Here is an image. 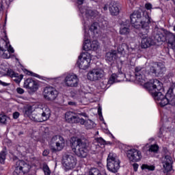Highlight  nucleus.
<instances>
[{"mask_svg":"<svg viewBox=\"0 0 175 175\" xmlns=\"http://www.w3.org/2000/svg\"><path fill=\"white\" fill-rule=\"evenodd\" d=\"M83 2H84V0H77V3L79 5H83Z\"/></svg>","mask_w":175,"mask_h":175,"instance_id":"46","label":"nucleus"},{"mask_svg":"<svg viewBox=\"0 0 175 175\" xmlns=\"http://www.w3.org/2000/svg\"><path fill=\"white\" fill-rule=\"evenodd\" d=\"M49 144L52 152H58L65 148V139L59 135H54L49 140Z\"/></svg>","mask_w":175,"mask_h":175,"instance_id":"5","label":"nucleus"},{"mask_svg":"<svg viewBox=\"0 0 175 175\" xmlns=\"http://www.w3.org/2000/svg\"><path fill=\"white\" fill-rule=\"evenodd\" d=\"M159 149V147L157 144L151 145L148 149V151L150 152H157L158 150Z\"/></svg>","mask_w":175,"mask_h":175,"instance_id":"34","label":"nucleus"},{"mask_svg":"<svg viewBox=\"0 0 175 175\" xmlns=\"http://www.w3.org/2000/svg\"><path fill=\"white\" fill-rule=\"evenodd\" d=\"M43 96L46 100H55L58 97V92L53 87H46L43 91Z\"/></svg>","mask_w":175,"mask_h":175,"instance_id":"15","label":"nucleus"},{"mask_svg":"<svg viewBox=\"0 0 175 175\" xmlns=\"http://www.w3.org/2000/svg\"><path fill=\"white\" fill-rule=\"evenodd\" d=\"M120 159L113 152H109L107 158V167L109 172L117 173L120 169Z\"/></svg>","mask_w":175,"mask_h":175,"instance_id":"9","label":"nucleus"},{"mask_svg":"<svg viewBox=\"0 0 175 175\" xmlns=\"http://www.w3.org/2000/svg\"><path fill=\"white\" fill-rule=\"evenodd\" d=\"M159 137H162V133L159 134Z\"/></svg>","mask_w":175,"mask_h":175,"instance_id":"53","label":"nucleus"},{"mask_svg":"<svg viewBox=\"0 0 175 175\" xmlns=\"http://www.w3.org/2000/svg\"><path fill=\"white\" fill-rule=\"evenodd\" d=\"M14 53V49L10 45L9 40L6 38L0 40V56L4 59H9L10 54Z\"/></svg>","mask_w":175,"mask_h":175,"instance_id":"8","label":"nucleus"},{"mask_svg":"<svg viewBox=\"0 0 175 175\" xmlns=\"http://www.w3.org/2000/svg\"><path fill=\"white\" fill-rule=\"evenodd\" d=\"M110 85H111L109 83V79H105L100 83V87L102 90H107Z\"/></svg>","mask_w":175,"mask_h":175,"instance_id":"29","label":"nucleus"},{"mask_svg":"<svg viewBox=\"0 0 175 175\" xmlns=\"http://www.w3.org/2000/svg\"><path fill=\"white\" fill-rule=\"evenodd\" d=\"M91 59H98L97 56H92L88 52H83L79 56V59L77 62V66L79 69L85 70L90 68L91 64Z\"/></svg>","mask_w":175,"mask_h":175,"instance_id":"7","label":"nucleus"},{"mask_svg":"<svg viewBox=\"0 0 175 175\" xmlns=\"http://www.w3.org/2000/svg\"><path fill=\"white\" fill-rule=\"evenodd\" d=\"M103 10H107V5H105V6L103 8Z\"/></svg>","mask_w":175,"mask_h":175,"instance_id":"51","label":"nucleus"},{"mask_svg":"<svg viewBox=\"0 0 175 175\" xmlns=\"http://www.w3.org/2000/svg\"><path fill=\"white\" fill-rule=\"evenodd\" d=\"M33 112V107L31 106H27L24 109V114L25 117H29L30 118L31 116H32V113Z\"/></svg>","mask_w":175,"mask_h":175,"instance_id":"28","label":"nucleus"},{"mask_svg":"<svg viewBox=\"0 0 175 175\" xmlns=\"http://www.w3.org/2000/svg\"><path fill=\"white\" fill-rule=\"evenodd\" d=\"M146 68H142L141 66L135 67V80L139 83V84L143 85L146 90L151 94L153 96L154 100H156L158 105H160L161 107H163L167 105H171V106H174L175 99L174 96L170 93H167L163 95L161 91L162 90L163 85L161 82L158 79H152L148 82H146L147 79H146Z\"/></svg>","mask_w":175,"mask_h":175,"instance_id":"1","label":"nucleus"},{"mask_svg":"<svg viewBox=\"0 0 175 175\" xmlns=\"http://www.w3.org/2000/svg\"><path fill=\"white\" fill-rule=\"evenodd\" d=\"M145 8L147 10H151V9H152V5L150 3H147L145 4Z\"/></svg>","mask_w":175,"mask_h":175,"instance_id":"40","label":"nucleus"},{"mask_svg":"<svg viewBox=\"0 0 175 175\" xmlns=\"http://www.w3.org/2000/svg\"><path fill=\"white\" fill-rule=\"evenodd\" d=\"M26 75H28L29 76H33V77H38L39 78V75L38 74L33 73L31 71L26 70Z\"/></svg>","mask_w":175,"mask_h":175,"instance_id":"38","label":"nucleus"},{"mask_svg":"<svg viewBox=\"0 0 175 175\" xmlns=\"http://www.w3.org/2000/svg\"><path fill=\"white\" fill-rule=\"evenodd\" d=\"M79 116H83V117H87V114L85 113H79Z\"/></svg>","mask_w":175,"mask_h":175,"instance_id":"48","label":"nucleus"},{"mask_svg":"<svg viewBox=\"0 0 175 175\" xmlns=\"http://www.w3.org/2000/svg\"><path fill=\"white\" fill-rule=\"evenodd\" d=\"M39 87H40L39 81L32 79H27L24 82V88L29 90L31 92H36V91L39 90Z\"/></svg>","mask_w":175,"mask_h":175,"instance_id":"18","label":"nucleus"},{"mask_svg":"<svg viewBox=\"0 0 175 175\" xmlns=\"http://www.w3.org/2000/svg\"><path fill=\"white\" fill-rule=\"evenodd\" d=\"M66 87H77L79 85V78L75 74H68L64 80Z\"/></svg>","mask_w":175,"mask_h":175,"instance_id":"16","label":"nucleus"},{"mask_svg":"<svg viewBox=\"0 0 175 175\" xmlns=\"http://www.w3.org/2000/svg\"><path fill=\"white\" fill-rule=\"evenodd\" d=\"M117 59V51H111L107 53L105 59L107 62H113L114 59Z\"/></svg>","mask_w":175,"mask_h":175,"instance_id":"23","label":"nucleus"},{"mask_svg":"<svg viewBox=\"0 0 175 175\" xmlns=\"http://www.w3.org/2000/svg\"><path fill=\"white\" fill-rule=\"evenodd\" d=\"M168 46L173 50L175 49V36L173 33L169 35Z\"/></svg>","mask_w":175,"mask_h":175,"instance_id":"27","label":"nucleus"},{"mask_svg":"<svg viewBox=\"0 0 175 175\" xmlns=\"http://www.w3.org/2000/svg\"><path fill=\"white\" fill-rule=\"evenodd\" d=\"M68 105H70V106H76V103L70 101L68 102Z\"/></svg>","mask_w":175,"mask_h":175,"instance_id":"45","label":"nucleus"},{"mask_svg":"<svg viewBox=\"0 0 175 175\" xmlns=\"http://www.w3.org/2000/svg\"><path fill=\"white\" fill-rule=\"evenodd\" d=\"M130 18L132 27L136 29L142 28V33L140 36V46L142 49H148V47L153 46L154 40L147 35L148 29H150V23H151V17H150V15L142 16V14L138 11H135L130 16Z\"/></svg>","mask_w":175,"mask_h":175,"instance_id":"2","label":"nucleus"},{"mask_svg":"<svg viewBox=\"0 0 175 175\" xmlns=\"http://www.w3.org/2000/svg\"><path fill=\"white\" fill-rule=\"evenodd\" d=\"M6 76H10V77H18V74L14 72L12 69H9L7 71Z\"/></svg>","mask_w":175,"mask_h":175,"instance_id":"32","label":"nucleus"},{"mask_svg":"<svg viewBox=\"0 0 175 175\" xmlns=\"http://www.w3.org/2000/svg\"><path fill=\"white\" fill-rule=\"evenodd\" d=\"M80 120H82V121H83V123L81 124V125H85L87 129H92V128L95 126V123L91 120H88L86 121L84 120V119L83 118H81Z\"/></svg>","mask_w":175,"mask_h":175,"instance_id":"25","label":"nucleus"},{"mask_svg":"<svg viewBox=\"0 0 175 175\" xmlns=\"http://www.w3.org/2000/svg\"><path fill=\"white\" fill-rule=\"evenodd\" d=\"M129 32H131V29H129V21H126L122 22L120 24L119 33L120 35H129Z\"/></svg>","mask_w":175,"mask_h":175,"instance_id":"20","label":"nucleus"},{"mask_svg":"<svg viewBox=\"0 0 175 175\" xmlns=\"http://www.w3.org/2000/svg\"><path fill=\"white\" fill-rule=\"evenodd\" d=\"M3 10V8L2 7V4H0V12H2Z\"/></svg>","mask_w":175,"mask_h":175,"instance_id":"50","label":"nucleus"},{"mask_svg":"<svg viewBox=\"0 0 175 175\" xmlns=\"http://www.w3.org/2000/svg\"><path fill=\"white\" fill-rule=\"evenodd\" d=\"M162 132V128L160 129V133Z\"/></svg>","mask_w":175,"mask_h":175,"instance_id":"54","label":"nucleus"},{"mask_svg":"<svg viewBox=\"0 0 175 175\" xmlns=\"http://www.w3.org/2000/svg\"><path fill=\"white\" fill-rule=\"evenodd\" d=\"M129 3H131V5H130L131 8H132V5H133V2H135V0H129Z\"/></svg>","mask_w":175,"mask_h":175,"instance_id":"47","label":"nucleus"},{"mask_svg":"<svg viewBox=\"0 0 175 175\" xmlns=\"http://www.w3.org/2000/svg\"><path fill=\"white\" fill-rule=\"evenodd\" d=\"M148 144H146V147H148Z\"/></svg>","mask_w":175,"mask_h":175,"instance_id":"55","label":"nucleus"},{"mask_svg":"<svg viewBox=\"0 0 175 175\" xmlns=\"http://www.w3.org/2000/svg\"><path fill=\"white\" fill-rule=\"evenodd\" d=\"M38 111L39 113H32L30 116V120L34 121L35 122H43L44 121H47L51 116V111L50 108L47 107H44L42 109H38Z\"/></svg>","mask_w":175,"mask_h":175,"instance_id":"6","label":"nucleus"},{"mask_svg":"<svg viewBox=\"0 0 175 175\" xmlns=\"http://www.w3.org/2000/svg\"><path fill=\"white\" fill-rule=\"evenodd\" d=\"M91 38L84 37L83 49L85 51H98L100 49V44L96 40L91 41L90 40Z\"/></svg>","mask_w":175,"mask_h":175,"instance_id":"11","label":"nucleus"},{"mask_svg":"<svg viewBox=\"0 0 175 175\" xmlns=\"http://www.w3.org/2000/svg\"><path fill=\"white\" fill-rule=\"evenodd\" d=\"M80 13L82 14L83 18V24L84 27V38H96L100 35V26L99 23L94 22L90 25L89 20L92 17L98 16V11L92 10L89 7H79Z\"/></svg>","mask_w":175,"mask_h":175,"instance_id":"3","label":"nucleus"},{"mask_svg":"<svg viewBox=\"0 0 175 175\" xmlns=\"http://www.w3.org/2000/svg\"><path fill=\"white\" fill-rule=\"evenodd\" d=\"M106 76L105 71L100 68H94L90 70L87 75L88 79L90 81H98Z\"/></svg>","mask_w":175,"mask_h":175,"instance_id":"13","label":"nucleus"},{"mask_svg":"<svg viewBox=\"0 0 175 175\" xmlns=\"http://www.w3.org/2000/svg\"><path fill=\"white\" fill-rule=\"evenodd\" d=\"M126 155L131 162H139L142 158V152L135 148L128 150Z\"/></svg>","mask_w":175,"mask_h":175,"instance_id":"17","label":"nucleus"},{"mask_svg":"<svg viewBox=\"0 0 175 175\" xmlns=\"http://www.w3.org/2000/svg\"><path fill=\"white\" fill-rule=\"evenodd\" d=\"M155 39H157V42H165V36H163V34L162 33L157 34Z\"/></svg>","mask_w":175,"mask_h":175,"instance_id":"36","label":"nucleus"},{"mask_svg":"<svg viewBox=\"0 0 175 175\" xmlns=\"http://www.w3.org/2000/svg\"><path fill=\"white\" fill-rule=\"evenodd\" d=\"M148 72L149 75L158 77L166 72V68H165V64L161 62H151L149 64Z\"/></svg>","mask_w":175,"mask_h":175,"instance_id":"10","label":"nucleus"},{"mask_svg":"<svg viewBox=\"0 0 175 175\" xmlns=\"http://www.w3.org/2000/svg\"><path fill=\"white\" fill-rule=\"evenodd\" d=\"M49 154H50V152L49 151V150H45L42 152V154L44 157H47Z\"/></svg>","mask_w":175,"mask_h":175,"instance_id":"44","label":"nucleus"},{"mask_svg":"<svg viewBox=\"0 0 175 175\" xmlns=\"http://www.w3.org/2000/svg\"><path fill=\"white\" fill-rule=\"evenodd\" d=\"M66 121L70 124H84V120H80L81 118L77 116L75 112L68 111L65 114Z\"/></svg>","mask_w":175,"mask_h":175,"instance_id":"19","label":"nucleus"},{"mask_svg":"<svg viewBox=\"0 0 175 175\" xmlns=\"http://www.w3.org/2000/svg\"><path fill=\"white\" fill-rule=\"evenodd\" d=\"M71 147L77 157L85 158L88 153V141L87 139H76L72 137L70 140Z\"/></svg>","mask_w":175,"mask_h":175,"instance_id":"4","label":"nucleus"},{"mask_svg":"<svg viewBox=\"0 0 175 175\" xmlns=\"http://www.w3.org/2000/svg\"><path fill=\"white\" fill-rule=\"evenodd\" d=\"M16 92H17V94H19L20 95H23V94H24L25 91H24V89H23L21 88H17Z\"/></svg>","mask_w":175,"mask_h":175,"instance_id":"39","label":"nucleus"},{"mask_svg":"<svg viewBox=\"0 0 175 175\" xmlns=\"http://www.w3.org/2000/svg\"><path fill=\"white\" fill-rule=\"evenodd\" d=\"M4 33H5V37H4V40H6V39H8V40H9V39L8 38V36H6V33H5V31H4Z\"/></svg>","mask_w":175,"mask_h":175,"instance_id":"49","label":"nucleus"},{"mask_svg":"<svg viewBox=\"0 0 175 175\" xmlns=\"http://www.w3.org/2000/svg\"><path fill=\"white\" fill-rule=\"evenodd\" d=\"M9 120V118L3 114H0V123L1 124H6V121Z\"/></svg>","mask_w":175,"mask_h":175,"instance_id":"37","label":"nucleus"},{"mask_svg":"<svg viewBox=\"0 0 175 175\" xmlns=\"http://www.w3.org/2000/svg\"><path fill=\"white\" fill-rule=\"evenodd\" d=\"M109 10L112 16H118V14L120 13V9L116 4H109Z\"/></svg>","mask_w":175,"mask_h":175,"instance_id":"24","label":"nucleus"},{"mask_svg":"<svg viewBox=\"0 0 175 175\" xmlns=\"http://www.w3.org/2000/svg\"><path fill=\"white\" fill-rule=\"evenodd\" d=\"M172 163H173L172 157L169 155L165 156L163 161V166L164 169L166 170V172L172 171Z\"/></svg>","mask_w":175,"mask_h":175,"instance_id":"21","label":"nucleus"},{"mask_svg":"<svg viewBox=\"0 0 175 175\" xmlns=\"http://www.w3.org/2000/svg\"><path fill=\"white\" fill-rule=\"evenodd\" d=\"M62 163L66 170H72L76 167L77 160L72 154H65L62 157Z\"/></svg>","mask_w":175,"mask_h":175,"instance_id":"12","label":"nucleus"},{"mask_svg":"<svg viewBox=\"0 0 175 175\" xmlns=\"http://www.w3.org/2000/svg\"><path fill=\"white\" fill-rule=\"evenodd\" d=\"M31 170V165L24 161H16L14 175H24Z\"/></svg>","mask_w":175,"mask_h":175,"instance_id":"14","label":"nucleus"},{"mask_svg":"<svg viewBox=\"0 0 175 175\" xmlns=\"http://www.w3.org/2000/svg\"><path fill=\"white\" fill-rule=\"evenodd\" d=\"M98 113L100 117V120H102L103 117L102 116V107L99 106L98 108Z\"/></svg>","mask_w":175,"mask_h":175,"instance_id":"41","label":"nucleus"},{"mask_svg":"<svg viewBox=\"0 0 175 175\" xmlns=\"http://www.w3.org/2000/svg\"><path fill=\"white\" fill-rule=\"evenodd\" d=\"M133 50H135V49L129 48L128 44L125 43H122V44L119 45L118 47V53L122 55L125 54L126 51H129V53H131V51H133Z\"/></svg>","mask_w":175,"mask_h":175,"instance_id":"22","label":"nucleus"},{"mask_svg":"<svg viewBox=\"0 0 175 175\" xmlns=\"http://www.w3.org/2000/svg\"><path fill=\"white\" fill-rule=\"evenodd\" d=\"M118 76L117 74H112L108 79V83H109V85H111V84H114V83H118Z\"/></svg>","mask_w":175,"mask_h":175,"instance_id":"30","label":"nucleus"},{"mask_svg":"<svg viewBox=\"0 0 175 175\" xmlns=\"http://www.w3.org/2000/svg\"><path fill=\"white\" fill-rule=\"evenodd\" d=\"M43 172L44 173V175H51V171L50 170V168L49 167V165H43Z\"/></svg>","mask_w":175,"mask_h":175,"instance_id":"35","label":"nucleus"},{"mask_svg":"<svg viewBox=\"0 0 175 175\" xmlns=\"http://www.w3.org/2000/svg\"><path fill=\"white\" fill-rule=\"evenodd\" d=\"M142 170H149L150 172H154L155 170V165H148V164H143L141 167Z\"/></svg>","mask_w":175,"mask_h":175,"instance_id":"31","label":"nucleus"},{"mask_svg":"<svg viewBox=\"0 0 175 175\" xmlns=\"http://www.w3.org/2000/svg\"><path fill=\"white\" fill-rule=\"evenodd\" d=\"M133 167L134 169V171L136 172L137 170V169H139V164L137 163H134L133 165Z\"/></svg>","mask_w":175,"mask_h":175,"instance_id":"43","label":"nucleus"},{"mask_svg":"<svg viewBox=\"0 0 175 175\" xmlns=\"http://www.w3.org/2000/svg\"><path fill=\"white\" fill-rule=\"evenodd\" d=\"M0 84H1L2 85H4L5 83L2 82V81L0 80Z\"/></svg>","mask_w":175,"mask_h":175,"instance_id":"52","label":"nucleus"},{"mask_svg":"<svg viewBox=\"0 0 175 175\" xmlns=\"http://www.w3.org/2000/svg\"><path fill=\"white\" fill-rule=\"evenodd\" d=\"M9 70V66L5 63H2L0 64V75L1 76H6L8 70Z\"/></svg>","mask_w":175,"mask_h":175,"instance_id":"26","label":"nucleus"},{"mask_svg":"<svg viewBox=\"0 0 175 175\" xmlns=\"http://www.w3.org/2000/svg\"><path fill=\"white\" fill-rule=\"evenodd\" d=\"M5 159H6V152L5 151H2L0 153V163H1V165L5 164Z\"/></svg>","mask_w":175,"mask_h":175,"instance_id":"33","label":"nucleus"},{"mask_svg":"<svg viewBox=\"0 0 175 175\" xmlns=\"http://www.w3.org/2000/svg\"><path fill=\"white\" fill-rule=\"evenodd\" d=\"M20 117V113L16 111L13 113V118L14 120H17V118H18Z\"/></svg>","mask_w":175,"mask_h":175,"instance_id":"42","label":"nucleus"}]
</instances>
